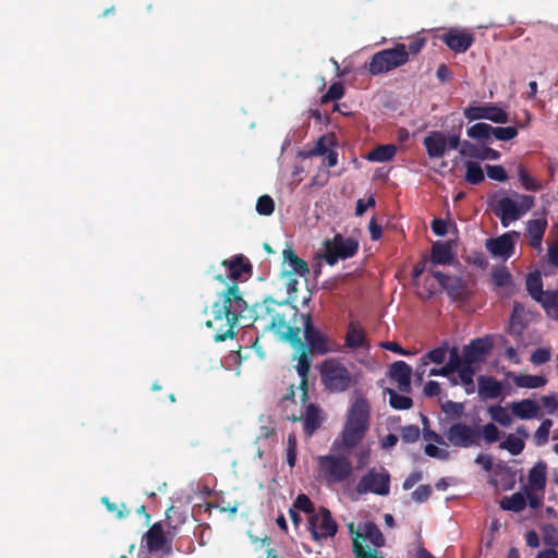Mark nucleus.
<instances>
[{
	"mask_svg": "<svg viewBox=\"0 0 558 558\" xmlns=\"http://www.w3.org/2000/svg\"><path fill=\"white\" fill-rule=\"evenodd\" d=\"M481 399H497L502 392V385L495 377L481 375L477 378Z\"/></svg>",
	"mask_w": 558,
	"mask_h": 558,
	"instance_id": "cd10ccee",
	"label": "nucleus"
},
{
	"mask_svg": "<svg viewBox=\"0 0 558 558\" xmlns=\"http://www.w3.org/2000/svg\"><path fill=\"white\" fill-rule=\"evenodd\" d=\"M532 202L531 196H523V203L519 206L515 201L506 196L497 201L494 213L507 228L531 208Z\"/></svg>",
	"mask_w": 558,
	"mask_h": 558,
	"instance_id": "f8f14e48",
	"label": "nucleus"
},
{
	"mask_svg": "<svg viewBox=\"0 0 558 558\" xmlns=\"http://www.w3.org/2000/svg\"><path fill=\"white\" fill-rule=\"evenodd\" d=\"M344 348L350 350L368 348L365 329L359 322L349 323L344 338Z\"/></svg>",
	"mask_w": 558,
	"mask_h": 558,
	"instance_id": "b1692460",
	"label": "nucleus"
},
{
	"mask_svg": "<svg viewBox=\"0 0 558 558\" xmlns=\"http://www.w3.org/2000/svg\"><path fill=\"white\" fill-rule=\"evenodd\" d=\"M526 290L533 300L537 299L536 296H542V292L544 291L543 281L538 272L530 274L527 276Z\"/></svg>",
	"mask_w": 558,
	"mask_h": 558,
	"instance_id": "de8ad7c7",
	"label": "nucleus"
},
{
	"mask_svg": "<svg viewBox=\"0 0 558 558\" xmlns=\"http://www.w3.org/2000/svg\"><path fill=\"white\" fill-rule=\"evenodd\" d=\"M547 227V222L544 219H533L527 222V234L531 239L530 244L533 247H539L545 230Z\"/></svg>",
	"mask_w": 558,
	"mask_h": 558,
	"instance_id": "e433bc0d",
	"label": "nucleus"
},
{
	"mask_svg": "<svg viewBox=\"0 0 558 558\" xmlns=\"http://www.w3.org/2000/svg\"><path fill=\"white\" fill-rule=\"evenodd\" d=\"M312 359L308 353L303 349L298 357L296 372L301 378L299 389L301 390V400L303 403L307 402L308 396V374L311 369Z\"/></svg>",
	"mask_w": 558,
	"mask_h": 558,
	"instance_id": "bb28decb",
	"label": "nucleus"
},
{
	"mask_svg": "<svg viewBox=\"0 0 558 558\" xmlns=\"http://www.w3.org/2000/svg\"><path fill=\"white\" fill-rule=\"evenodd\" d=\"M501 449L509 451L512 456L520 454L524 449V441L515 435H508L506 439L499 445Z\"/></svg>",
	"mask_w": 558,
	"mask_h": 558,
	"instance_id": "a18cd8bd",
	"label": "nucleus"
},
{
	"mask_svg": "<svg viewBox=\"0 0 558 558\" xmlns=\"http://www.w3.org/2000/svg\"><path fill=\"white\" fill-rule=\"evenodd\" d=\"M187 514L179 507L171 506L166 512L167 535L174 537L180 527L186 522Z\"/></svg>",
	"mask_w": 558,
	"mask_h": 558,
	"instance_id": "c756f323",
	"label": "nucleus"
},
{
	"mask_svg": "<svg viewBox=\"0 0 558 558\" xmlns=\"http://www.w3.org/2000/svg\"><path fill=\"white\" fill-rule=\"evenodd\" d=\"M454 372H458L461 384L463 385L465 392L472 395L475 390L473 377L475 375V368L473 365L464 364L461 355L457 348L450 350V357L446 363V366L440 368H432L428 373L429 376H444L449 377Z\"/></svg>",
	"mask_w": 558,
	"mask_h": 558,
	"instance_id": "39448f33",
	"label": "nucleus"
},
{
	"mask_svg": "<svg viewBox=\"0 0 558 558\" xmlns=\"http://www.w3.org/2000/svg\"><path fill=\"white\" fill-rule=\"evenodd\" d=\"M352 551L355 558H384L376 549L366 548L357 538L352 539Z\"/></svg>",
	"mask_w": 558,
	"mask_h": 558,
	"instance_id": "864d4df0",
	"label": "nucleus"
},
{
	"mask_svg": "<svg viewBox=\"0 0 558 558\" xmlns=\"http://www.w3.org/2000/svg\"><path fill=\"white\" fill-rule=\"evenodd\" d=\"M482 436L487 444H493L499 439L500 432L494 423H487L483 426L481 432V437Z\"/></svg>",
	"mask_w": 558,
	"mask_h": 558,
	"instance_id": "680f3d73",
	"label": "nucleus"
},
{
	"mask_svg": "<svg viewBox=\"0 0 558 558\" xmlns=\"http://www.w3.org/2000/svg\"><path fill=\"white\" fill-rule=\"evenodd\" d=\"M323 420L322 410L314 403L307 404L303 418L304 433L312 436L322 426Z\"/></svg>",
	"mask_w": 558,
	"mask_h": 558,
	"instance_id": "7c9ffc66",
	"label": "nucleus"
},
{
	"mask_svg": "<svg viewBox=\"0 0 558 558\" xmlns=\"http://www.w3.org/2000/svg\"><path fill=\"white\" fill-rule=\"evenodd\" d=\"M408 63L407 45L398 43L392 48L374 53L365 68L371 75L388 73Z\"/></svg>",
	"mask_w": 558,
	"mask_h": 558,
	"instance_id": "20e7f679",
	"label": "nucleus"
},
{
	"mask_svg": "<svg viewBox=\"0 0 558 558\" xmlns=\"http://www.w3.org/2000/svg\"><path fill=\"white\" fill-rule=\"evenodd\" d=\"M444 436L448 440V445L458 448H471L481 445V429L462 422L450 425Z\"/></svg>",
	"mask_w": 558,
	"mask_h": 558,
	"instance_id": "9d476101",
	"label": "nucleus"
},
{
	"mask_svg": "<svg viewBox=\"0 0 558 558\" xmlns=\"http://www.w3.org/2000/svg\"><path fill=\"white\" fill-rule=\"evenodd\" d=\"M282 333L283 338L288 340L293 345H300L302 344L300 333L301 328L300 327H293L290 326L289 323H287V327L280 332Z\"/></svg>",
	"mask_w": 558,
	"mask_h": 558,
	"instance_id": "69168bd1",
	"label": "nucleus"
},
{
	"mask_svg": "<svg viewBox=\"0 0 558 558\" xmlns=\"http://www.w3.org/2000/svg\"><path fill=\"white\" fill-rule=\"evenodd\" d=\"M511 411L513 415L520 420H531L538 417L541 409L536 401L532 399H523L521 401L512 402Z\"/></svg>",
	"mask_w": 558,
	"mask_h": 558,
	"instance_id": "c85d7f7f",
	"label": "nucleus"
},
{
	"mask_svg": "<svg viewBox=\"0 0 558 558\" xmlns=\"http://www.w3.org/2000/svg\"><path fill=\"white\" fill-rule=\"evenodd\" d=\"M500 507L504 510L520 512L526 507V498L521 493H514L510 497H505L500 501Z\"/></svg>",
	"mask_w": 558,
	"mask_h": 558,
	"instance_id": "79ce46f5",
	"label": "nucleus"
},
{
	"mask_svg": "<svg viewBox=\"0 0 558 558\" xmlns=\"http://www.w3.org/2000/svg\"><path fill=\"white\" fill-rule=\"evenodd\" d=\"M428 271L438 281L451 300L463 301L466 299V287L460 277L448 276L432 268H429Z\"/></svg>",
	"mask_w": 558,
	"mask_h": 558,
	"instance_id": "dca6fc26",
	"label": "nucleus"
},
{
	"mask_svg": "<svg viewBox=\"0 0 558 558\" xmlns=\"http://www.w3.org/2000/svg\"><path fill=\"white\" fill-rule=\"evenodd\" d=\"M385 393L389 396V404L395 410H409L413 405V400L410 397L399 395L391 388H387Z\"/></svg>",
	"mask_w": 558,
	"mask_h": 558,
	"instance_id": "37998d69",
	"label": "nucleus"
},
{
	"mask_svg": "<svg viewBox=\"0 0 558 558\" xmlns=\"http://www.w3.org/2000/svg\"><path fill=\"white\" fill-rule=\"evenodd\" d=\"M543 542L545 545L558 547V529L555 526H547L544 531Z\"/></svg>",
	"mask_w": 558,
	"mask_h": 558,
	"instance_id": "774afa93",
	"label": "nucleus"
},
{
	"mask_svg": "<svg viewBox=\"0 0 558 558\" xmlns=\"http://www.w3.org/2000/svg\"><path fill=\"white\" fill-rule=\"evenodd\" d=\"M463 166L465 168L464 180L468 183L478 185L485 180L484 171L477 161L465 160Z\"/></svg>",
	"mask_w": 558,
	"mask_h": 558,
	"instance_id": "4c0bfd02",
	"label": "nucleus"
},
{
	"mask_svg": "<svg viewBox=\"0 0 558 558\" xmlns=\"http://www.w3.org/2000/svg\"><path fill=\"white\" fill-rule=\"evenodd\" d=\"M439 39L456 53H464L475 40L473 33L458 27L449 28Z\"/></svg>",
	"mask_w": 558,
	"mask_h": 558,
	"instance_id": "4468645a",
	"label": "nucleus"
},
{
	"mask_svg": "<svg viewBox=\"0 0 558 558\" xmlns=\"http://www.w3.org/2000/svg\"><path fill=\"white\" fill-rule=\"evenodd\" d=\"M421 430L417 425H408L401 428V439L407 444H413L418 440Z\"/></svg>",
	"mask_w": 558,
	"mask_h": 558,
	"instance_id": "e2e57ef3",
	"label": "nucleus"
},
{
	"mask_svg": "<svg viewBox=\"0 0 558 558\" xmlns=\"http://www.w3.org/2000/svg\"><path fill=\"white\" fill-rule=\"evenodd\" d=\"M335 145L331 136L323 135L315 143L314 147L303 151L301 155L304 158L314 156H324Z\"/></svg>",
	"mask_w": 558,
	"mask_h": 558,
	"instance_id": "ea45409f",
	"label": "nucleus"
},
{
	"mask_svg": "<svg viewBox=\"0 0 558 558\" xmlns=\"http://www.w3.org/2000/svg\"><path fill=\"white\" fill-rule=\"evenodd\" d=\"M318 465L324 477L330 483L344 482L352 474V464L345 457L320 456L318 457Z\"/></svg>",
	"mask_w": 558,
	"mask_h": 558,
	"instance_id": "6e6552de",
	"label": "nucleus"
},
{
	"mask_svg": "<svg viewBox=\"0 0 558 558\" xmlns=\"http://www.w3.org/2000/svg\"><path fill=\"white\" fill-rule=\"evenodd\" d=\"M486 172L489 179L498 182H505L508 179L505 168L500 165H487Z\"/></svg>",
	"mask_w": 558,
	"mask_h": 558,
	"instance_id": "338daca9",
	"label": "nucleus"
},
{
	"mask_svg": "<svg viewBox=\"0 0 558 558\" xmlns=\"http://www.w3.org/2000/svg\"><path fill=\"white\" fill-rule=\"evenodd\" d=\"M448 353L450 354V350L447 343L428 351L421 357V367H426L429 363H444Z\"/></svg>",
	"mask_w": 558,
	"mask_h": 558,
	"instance_id": "58836bf2",
	"label": "nucleus"
},
{
	"mask_svg": "<svg viewBox=\"0 0 558 558\" xmlns=\"http://www.w3.org/2000/svg\"><path fill=\"white\" fill-rule=\"evenodd\" d=\"M369 405L363 399H356L350 408L347 423L368 429Z\"/></svg>",
	"mask_w": 558,
	"mask_h": 558,
	"instance_id": "393cba45",
	"label": "nucleus"
},
{
	"mask_svg": "<svg viewBox=\"0 0 558 558\" xmlns=\"http://www.w3.org/2000/svg\"><path fill=\"white\" fill-rule=\"evenodd\" d=\"M492 133H493V125L485 123V122H478L474 125L470 126L466 130V135L475 141L481 142L482 144H490L492 143Z\"/></svg>",
	"mask_w": 558,
	"mask_h": 558,
	"instance_id": "f704fd0d",
	"label": "nucleus"
},
{
	"mask_svg": "<svg viewBox=\"0 0 558 558\" xmlns=\"http://www.w3.org/2000/svg\"><path fill=\"white\" fill-rule=\"evenodd\" d=\"M298 441L294 434H289L287 439V463L293 468L296 462Z\"/></svg>",
	"mask_w": 558,
	"mask_h": 558,
	"instance_id": "052dcab7",
	"label": "nucleus"
},
{
	"mask_svg": "<svg viewBox=\"0 0 558 558\" xmlns=\"http://www.w3.org/2000/svg\"><path fill=\"white\" fill-rule=\"evenodd\" d=\"M441 409L446 414L452 416V418H456V420H460L464 412L463 403L454 402L451 400L446 401L442 404Z\"/></svg>",
	"mask_w": 558,
	"mask_h": 558,
	"instance_id": "bf43d9fd",
	"label": "nucleus"
},
{
	"mask_svg": "<svg viewBox=\"0 0 558 558\" xmlns=\"http://www.w3.org/2000/svg\"><path fill=\"white\" fill-rule=\"evenodd\" d=\"M492 279L496 287L504 288L512 283V277L506 267H499L492 271Z\"/></svg>",
	"mask_w": 558,
	"mask_h": 558,
	"instance_id": "8fccbe9b",
	"label": "nucleus"
},
{
	"mask_svg": "<svg viewBox=\"0 0 558 558\" xmlns=\"http://www.w3.org/2000/svg\"><path fill=\"white\" fill-rule=\"evenodd\" d=\"M101 502L106 506L108 512L113 513L118 519L126 518L130 511L126 509L125 504L111 502L108 497H102Z\"/></svg>",
	"mask_w": 558,
	"mask_h": 558,
	"instance_id": "6e6d98bb",
	"label": "nucleus"
},
{
	"mask_svg": "<svg viewBox=\"0 0 558 558\" xmlns=\"http://www.w3.org/2000/svg\"><path fill=\"white\" fill-rule=\"evenodd\" d=\"M319 375L325 390L344 392L353 384V377L348 367L337 359H327L319 365Z\"/></svg>",
	"mask_w": 558,
	"mask_h": 558,
	"instance_id": "7ed1b4c3",
	"label": "nucleus"
},
{
	"mask_svg": "<svg viewBox=\"0 0 558 558\" xmlns=\"http://www.w3.org/2000/svg\"><path fill=\"white\" fill-rule=\"evenodd\" d=\"M391 380L398 384V389L403 393L411 392L412 368L404 361H397L389 367Z\"/></svg>",
	"mask_w": 558,
	"mask_h": 558,
	"instance_id": "4be33fe9",
	"label": "nucleus"
},
{
	"mask_svg": "<svg viewBox=\"0 0 558 558\" xmlns=\"http://www.w3.org/2000/svg\"><path fill=\"white\" fill-rule=\"evenodd\" d=\"M310 274L307 263L300 258L291 247H287L282 252V264L280 276L296 275L306 277Z\"/></svg>",
	"mask_w": 558,
	"mask_h": 558,
	"instance_id": "a211bd4d",
	"label": "nucleus"
},
{
	"mask_svg": "<svg viewBox=\"0 0 558 558\" xmlns=\"http://www.w3.org/2000/svg\"><path fill=\"white\" fill-rule=\"evenodd\" d=\"M275 210L274 199L269 195H262L256 202V211L262 216H270Z\"/></svg>",
	"mask_w": 558,
	"mask_h": 558,
	"instance_id": "4d7b16f0",
	"label": "nucleus"
},
{
	"mask_svg": "<svg viewBox=\"0 0 558 558\" xmlns=\"http://www.w3.org/2000/svg\"><path fill=\"white\" fill-rule=\"evenodd\" d=\"M304 326V338L312 353L324 355L340 352L341 347L312 324L310 314L301 315Z\"/></svg>",
	"mask_w": 558,
	"mask_h": 558,
	"instance_id": "423d86ee",
	"label": "nucleus"
},
{
	"mask_svg": "<svg viewBox=\"0 0 558 558\" xmlns=\"http://www.w3.org/2000/svg\"><path fill=\"white\" fill-rule=\"evenodd\" d=\"M536 302L549 313L551 310L558 312V293L556 291H543L542 296H536Z\"/></svg>",
	"mask_w": 558,
	"mask_h": 558,
	"instance_id": "49530a36",
	"label": "nucleus"
},
{
	"mask_svg": "<svg viewBox=\"0 0 558 558\" xmlns=\"http://www.w3.org/2000/svg\"><path fill=\"white\" fill-rule=\"evenodd\" d=\"M464 117L469 121L475 120H489L494 123H507L509 121V114L493 104H486L482 106H470L463 110Z\"/></svg>",
	"mask_w": 558,
	"mask_h": 558,
	"instance_id": "ddd939ff",
	"label": "nucleus"
},
{
	"mask_svg": "<svg viewBox=\"0 0 558 558\" xmlns=\"http://www.w3.org/2000/svg\"><path fill=\"white\" fill-rule=\"evenodd\" d=\"M397 153V147L393 144L379 145L375 147L368 155V159L377 162H385L391 160Z\"/></svg>",
	"mask_w": 558,
	"mask_h": 558,
	"instance_id": "a19ab883",
	"label": "nucleus"
},
{
	"mask_svg": "<svg viewBox=\"0 0 558 558\" xmlns=\"http://www.w3.org/2000/svg\"><path fill=\"white\" fill-rule=\"evenodd\" d=\"M488 414L494 422H497L502 426H509L512 422L508 411L499 404L489 407Z\"/></svg>",
	"mask_w": 558,
	"mask_h": 558,
	"instance_id": "c03bdc74",
	"label": "nucleus"
},
{
	"mask_svg": "<svg viewBox=\"0 0 558 558\" xmlns=\"http://www.w3.org/2000/svg\"><path fill=\"white\" fill-rule=\"evenodd\" d=\"M426 41L427 40L425 37H414L410 40L409 45L407 46L408 62L410 61L411 57H415L422 51L426 45Z\"/></svg>",
	"mask_w": 558,
	"mask_h": 558,
	"instance_id": "0e129e2a",
	"label": "nucleus"
},
{
	"mask_svg": "<svg viewBox=\"0 0 558 558\" xmlns=\"http://www.w3.org/2000/svg\"><path fill=\"white\" fill-rule=\"evenodd\" d=\"M423 145L430 159L441 158L447 150V137L442 132H430L424 140Z\"/></svg>",
	"mask_w": 558,
	"mask_h": 558,
	"instance_id": "5701e85b",
	"label": "nucleus"
},
{
	"mask_svg": "<svg viewBox=\"0 0 558 558\" xmlns=\"http://www.w3.org/2000/svg\"><path fill=\"white\" fill-rule=\"evenodd\" d=\"M512 376V380L517 387L520 388H529V389H535L544 387L547 384V379L543 376L538 375H529V374H521V375H514L512 373H509V376Z\"/></svg>",
	"mask_w": 558,
	"mask_h": 558,
	"instance_id": "c9c22d12",
	"label": "nucleus"
},
{
	"mask_svg": "<svg viewBox=\"0 0 558 558\" xmlns=\"http://www.w3.org/2000/svg\"><path fill=\"white\" fill-rule=\"evenodd\" d=\"M248 305L241 295L236 282H232L222 293L221 299L213 304V318L206 322V326L214 330L216 342L234 338L235 324L245 317Z\"/></svg>",
	"mask_w": 558,
	"mask_h": 558,
	"instance_id": "f257e3e1",
	"label": "nucleus"
},
{
	"mask_svg": "<svg viewBox=\"0 0 558 558\" xmlns=\"http://www.w3.org/2000/svg\"><path fill=\"white\" fill-rule=\"evenodd\" d=\"M518 135L515 126H493L492 141H510Z\"/></svg>",
	"mask_w": 558,
	"mask_h": 558,
	"instance_id": "603ef678",
	"label": "nucleus"
},
{
	"mask_svg": "<svg viewBox=\"0 0 558 558\" xmlns=\"http://www.w3.org/2000/svg\"><path fill=\"white\" fill-rule=\"evenodd\" d=\"M553 426V422L549 418H545L534 434V441L537 446H544L548 441L549 432Z\"/></svg>",
	"mask_w": 558,
	"mask_h": 558,
	"instance_id": "3c124183",
	"label": "nucleus"
},
{
	"mask_svg": "<svg viewBox=\"0 0 558 558\" xmlns=\"http://www.w3.org/2000/svg\"><path fill=\"white\" fill-rule=\"evenodd\" d=\"M293 507L299 511L310 514V517L316 513L314 504L305 494L298 495L293 502Z\"/></svg>",
	"mask_w": 558,
	"mask_h": 558,
	"instance_id": "5fc2aeb1",
	"label": "nucleus"
},
{
	"mask_svg": "<svg viewBox=\"0 0 558 558\" xmlns=\"http://www.w3.org/2000/svg\"><path fill=\"white\" fill-rule=\"evenodd\" d=\"M255 322H260L264 328L281 332L287 323H290L289 316L299 315L295 306H289L287 302H278L272 298H266L263 303L255 304Z\"/></svg>",
	"mask_w": 558,
	"mask_h": 558,
	"instance_id": "f03ea898",
	"label": "nucleus"
},
{
	"mask_svg": "<svg viewBox=\"0 0 558 558\" xmlns=\"http://www.w3.org/2000/svg\"><path fill=\"white\" fill-rule=\"evenodd\" d=\"M308 530L312 538L320 543L324 539L333 537L338 532V524L332 519L331 512L320 507L318 511L308 519Z\"/></svg>",
	"mask_w": 558,
	"mask_h": 558,
	"instance_id": "9b49d317",
	"label": "nucleus"
},
{
	"mask_svg": "<svg viewBox=\"0 0 558 558\" xmlns=\"http://www.w3.org/2000/svg\"><path fill=\"white\" fill-rule=\"evenodd\" d=\"M492 348L493 342L488 337L473 339L463 348L462 362L470 365L484 362Z\"/></svg>",
	"mask_w": 558,
	"mask_h": 558,
	"instance_id": "f3484780",
	"label": "nucleus"
},
{
	"mask_svg": "<svg viewBox=\"0 0 558 558\" xmlns=\"http://www.w3.org/2000/svg\"><path fill=\"white\" fill-rule=\"evenodd\" d=\"M221 265L227 269L228 277L231 280H241L250 277L252 274V265L243 255H235L232 258L225 259Z\"/></svg>",
	"mask_w": 558,
	"mask_h": 558,
	"instance_id": "412c9836",
	"label": "nucleus"
},
{
	"mask_svg": "<svg viewBox=\"0 0 558 558\" xmlns=\"http://www.w3.org/2000/svg\"><path fill=\"white\" fill-rule=\"evenodd\" d=\"M488 144L477 145L470 141H462L459 154L477 160H498L500 153L487 146Z\"/></svg>",
	"mask_w": 558,
	"mask_h": 558,
	"instance_id": "6ab92c4d",
	"label": "nucleus"
},
{
	"mask_svg": "<svg viewBox=\"0 0 558 558\" xmlns=\"http://www.w3.org/2000/svg\"><path fill=\"white\" fill-rule=\"evenodd\" d=\"M344 95V86L341 82L332 83L327 92L322 96L320 102L328 104L329 101L339 100Z\"/></svg>",
	"mask_w": 558,
	"mask_h": 558,
	"instance_id": "09e8293b",
	"label": "nucleus"
},
{
	"mask_svg": "<svg viewBox=\"0 0 558 558\" xmlns=\"http://www.w3.org/2000/svg\"><path fill=\"white\" fill-rule=\"evenodd\" d=\"M367 429L345 423L342 432V444L345 448L356 447L364 438Z\"/></svg>",
	"mask_w": 558,
	"mask_h": 558,
	"instance_id": "72a5a7b5",
	"label": "nucleus"
},
{
	"mask_svg": "<svg viewBox=\"0 0 558 558\" xmlns=\"http://www.w3.org/2000/svg\"><path fill=\"white\" fill-rule=\"evenodd\" d=\"M355 489L360 495L372 493L387 496L390 492V474L385 468L379 471L373 468L360 478Z\"/></svg>",
	"mask_w": 558,
	"mask_h": 558,
	"instance_id": "1a4fd4ad",
	"label": "nucleus"
},
{
	"mask_svg": "<svg viewBox=\"0 0 558 558\" xmlns=\"http://www.w3.org/2000/svg\"><path fill=\"white\" fill-rule=\"evenodd\" d=\"M348 527L350 533L354 534L353 539L357 538L361 544V539H368L376 548L383 547L385 545V537L380 529L374 522H366L363 527V533L360 531H354L353 523H350Z\"/></svg>",
	"mask_w": 558,
	"mask_h": 558,
	"instance_id": "a878e982",
	"label": "nucleus"
},
{
	"mask_svg": "<svg viewBox=\"0 0 558 558\" xmlns=\"http://www.w3.org/2000/svg\"><path fill=\"white\" fill-rule=\"evenodd\" d=\"M165 533L160 522L154 523L149 530L143 535L142 544L148 553L171 551V538Z\"/></svg>",
	"mask_w": 558,
	"mask_h": 558,
	"instance_id": "2eb2a0df",
	"label": "nucleus"
},
{
	"mask_svg": "<svg viewBox=\"0 0 558 558\" xmlns=\"http://www.w3.org/2000/svg\"><path fill=\"white\" fill-rule=\"evenodd\" d=\"M519 179L521 184L524 186L527 191H538L541 190V184L535 181L526 171V169L523 166L519 167Z\"/></svg>",
	"mask_w": 558,
	"mask_h": 558,
	"instance_id": "13d9d810",
	"label": "nucleus"
},
{
	"mask_svg": "<svg viewBox=\"0 0 558 558\" xmlns=\"http://www.w3.org/2000/svg\"><path fill=\"white\" fill-rule=\"evenodd\" d=\"M326 263L330 266L339 259H347L354 256L359 250V242L353 238H344L337 233L331 240L324 242Z\"/></svg>",
	"mask_w": 558,
	"mask_h": 558,
	"instance_id": "0eeeda50",
	"label": "nucleus"
},
{
	"mask_svg": "<svg viewBox=\"0 0 558 558\" xmlns=\"http://www.w3.org/2000/svg\"><path fill=\"white\" fill-rule=\"evenodd\" d=\"M486 248L494 257H500L505 260L510 258L514 252V241L511 233H505L500 236L488 239Z\"/></svg>",
	"mask_w": 558,
	"mask_h": 558,
	"instance_id": "aec40b11",
	"label": "nucleus"
},
{
	"mask_svg": "<svg viewBox=\"0 0 558 558\" xmlns=\"http://www.w3.org/2000/svg\"><path fill=\"white\" fill-rule=\"evenodd\" d=\"M546 473H547V464L539 460L534 464V466L530 470L527 476V486L525 488L544 490L546 487Z\"/></svg>",
	"mask_w": 558,
	"mask_h": 558,
	"instance_id": "2f4dec72",
	"label": "nucleus"
},
{
	"mask_svg": "<svg viewBox=\"0 0 558 558\" xmlns=\"http://www.w3.org/2000/svg\"><path fill=\"white\" fill-rule=\"evenodd\" d=\"M453 258L449 243L436 242L432 246L430 263L433 265H448Z\"/></svg>",
	"mask_w": 558,
	"mask_h": 558,
	"instance_id": "473e14b6",
	"label": "nucleus"
}]
</instances>
